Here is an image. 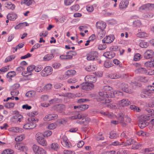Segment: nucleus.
Masks as SVG:
<instances>
[{"instance_id":"obj_1","label":"nucleus","mask_w":154,"mask_h":154,"mask_svg":"<svg viewBox=\"0 0 154 154\" xmlns=\"http://www.w3.org/2000/svg\"><path fill=\"white\" fill-rule=\"evenodd\" d=\"M112 88L109 86H105L103 88V91L99 92V94L101 97L106 98L116 97L119 95H122V92L119 91L114 92L112 91Z\"/></svg>"},{"instance_id":"obj_2","label":"nucleus","mask_w":154,"mask_h":154,"mask_svg":"<svg viewBox=\"0 0 154 154\" xmlns=\"http://www.w3.org/2000/svg\"><path fill=\"white\" fill-rule=\"evenodd\" d=\"M154 117L153 114H152L150 116L149 115L142 116H141L140 119L139 120L138 125L139 127L142 128H143L148 125L149 123L146 122L149 120L151 118Z\"/></svg>"},{"instance_id":"obj_3","label":"nucleus","mask_w":154,"mask_h":154,"mask_svg":"<svg viewBox=\"0 0 154 154\" xmlns=\"http://www.w3.org/2000/svg\"><path fill=\"white\" fill-rule=\"evenodd\" d=\"M118 117L119 120L123 127L126 126L128 123H130L131 122L130 118L127 116H125L124 114L122 112L118 114Z\"/></svg>"},{"instance_id":"obj_4","label":"nucleus","mask_w":154,"mask_h":154,"mask_svg":"<svg viewBox=\"0 0 154 154\" xmlns=\"http://www.w3.org/2000/svg\"><path fill=\"white\" fill-rule=\"evenodd\" d=\"M32 148L35 154H48L45 149L36 145H33Z\"/></svg>"},{"instance_id":"obj_5","label":"nucleus","mask_w":154,"mask_h":154,"mask_svg":"<svg viewBox=\"0 0 154 154\" xmlns=\"http://www.w3.org/2000/svg\"><path fill=\"white\" fill-rule=\"evenodd\" d=\"M61 143L63 146L67 148H69L71 145L66 135H61L60 136Z\"/></svg>"},{"instance_id":"obj_6","label":"nucleus","mask_w":154,"mask_h":154,"mask_svg":"<svg viewBox=\"0 0 154 154\" xmlns=\"http://www.w3.org/2000/svg\"><path fill=\"white\" fill-rule=\"evenodd\" d=\"M35 137L37 142L40 145L44 146L47 145V142L45 139V135H37Z\"/></svg>"},{"instance_id":"obj_7","label":"nucleus","mask_w":154,"mask_h":154,"mask_svg":"<svg viewBox=\"0 0 154 154\" xmlns=\"http://www.w3.org/2000/svg\"><path fill=\"white\" fill-rule=\"evenodd\" d=\"M53 69L50 66L46 67L41 72V75L42 76H47L52 73Z\"/></svg>"},{"instance_id":"obj_8","label":"nucleus","mask_w":154,"mask_h":154,"mask_svg":"<svg viewBox=\"0 0 154 154\" xmlns=\"http://www.w3.org/2000/svg\"><path fill=\"white\" fill-rule=\"evenodd\" d=\"M94 86V85L92 83L86 82L82 83L80 87L83 90L86 91H89L93 89Z\"/></svg>"},{"instance_id":"obj_9","label":"nucleus","mask_w":154,"mask_h":154,"mask_svg":"<svg viewBox=\"0 0 154 154\" xmlns=\"http://www.w3.org/2000/svg\"><path fill=\"white\" fill-rule=\"evenodd\" d=\"M119 88L121 89L122 91L127 93L131 94L133 92L132 90L128 88V85L125 83H121L119 85Z\"/></svg>"},{"instance_id":"obj_10","label":"nucleus","mask_w":154,"mask_h":154,"mask_svg":"<svg viewBox=\"0 0 154 154\" xmlns=\"http://www.w3.org/2000/svg\"><path fill=\"white\" fill-rule=\"evenodd\" d=\"M98 53L96 51L91 52L88 54L87 57L88 60H96L97 59Z\"/></svg>"},{"instance_id":"obj_11","label":"nucleus","mask_w":154,"mask_h":154,"mask_svg":"<svg viewBox=\"0 0 154 154\" xmlns=\"http://www.w3.org/2000/svg\"><path fill=\"white\" fill-rule=\"evenodd\" d=\"M15 147L17 149L25 152V154H27L26 151L28 150V148L27 147L25 146L23 144L17 143L15 145Z\"/></svg>"},{"instance_id":"obj_12","label":"nucleus","mask_w":154,"mask_h":154,"mask_svg":"<svg viewBox=\"0 0 154 154\" xmlns=\"http://www.w3.org/2000/svg\"><path fill=\"white\" fill-rule=\"evenodd\" d=\"M37 113L36 112L35 113L32 112L31 113H29V116H31V117L29 118L28 119V121L32 123H34L35 124L36 122H38V119L36 118H34V117L35 115H36Z\"/></svg>"},{"instance_id":"obj_13","label":"nucleus","mask_w":154,"mask_h":154,"mask_svg":"<svg viewBox=\"0 0 154 154\" xmlns=\"http://www.w3.org/2000/svg\"><path fill=\"white\" fill-rule=\"evenodd\" d=\"M140 96L142 98H148L151 97V94L148 89L143 90L141 93Z\"/></svg>"},{"instance_id":"obj_14","label":"nucleus","mask_w":154,"mask_h":154,"mask_svg":"<svg viewBox=\"0 0 154 154\" xmlns=\"http://www.w3.org/2000/svg\"><path fill=\"white\" fill-rule=\"evenodd\" d=\"M96 26L97 29L103 31L106 26V23L102 21H99L96 23Z\"/></svg>"},{"instance_id":"obj_15","label":"nucleus","mask_w":154,"mask_h":154,"mask_svg":"<svg viewBox=\"0 0 154 154\" xmlns=\"http://www.w3.org/2000/svg\"><path fill=\"white\" fill-rule=\"evenodd\" d=\"M114 37L113 35L106 36L102 40L103 43H109L113 42L114 40Z\"/></svg>"},{"instance_id":"obj_16","label":"nucleus","mask_w":154,"mask_h":154,"mask_svg":"<svg viewBox=\"0 0 154 154\" xmlns=\"http://www.w3.org/2000/svg\"><path fill=\"white\" fill-rule=\"evenodd\" d=\"M36 125L34 123L30 122L25 124L23 128L26 129H32L35 127Z\"/></svg>"},{"instance_id":"obj_17","label":"nucleus","mask_w":154,"mask_h":154,"mask_svg":"<svg viewBox=\"0 0 154 154\" xmlns=\"http://www.w3.org/2000/svg\"><path fill=\"white\" fill-rule=\"evenodd\" d=\"M85 79H88V82L89 83H94L96 82L97 80L96 77L92 75H87L85 78Z\"/></svg>"},{"instance_id":"obj_18","label":"nucleus","mask_w":154,"mask_h":154,"mask_svg":"<svg viewBox=\"0 0 154 154\" xmlns=\"http://www.w3.org/2000/svg\"><path fill=\"white\" fill-rule=\"evenodd\" d=\"M54 107L57 108V111L58 112L62 113L63 114L64 113V110L65 108V106L64 105L59 104L54 106Z\"/></svg>"},{"instance_id":"obj_19","label":"nucleus","mask_w":154,"mask_h":154,"mask_svg":"<svg viewBox=\"0 0 154 154\" xmlns=\"http://www.w3.org/2000/svg\"><path fill=\"white\" fill-rule=\"evenodd\" d=\"M154 55L153 52L152 50H148L146 51L144 53V57L147 59L152 58Z\"/></svg>"},{"instance_id":"obj_20","label":"nucleus","mask_w":154,"mask_h":154,"mask_svg":"<svg viewBox=\"0 0 154 154\" xmlns=\"http://www.w3.org/2000/svg\"><path fill=\"white\" fill-rule=\"evenodd\" d=\"M119 104L122 106H125L129 105L131 103L128 99H124L120 101L119 102Z\"/></svg>"},{"instance_id":"obj_21","label":"nucleus","mask_w":154,"mask_h":154,"mask_svg":"<svg viewBox=\"0 0 154 154\" xmlns=\"http://www.w3.org/2000/svg\"><path fill=\"white\" fill-rule=\"evenodd\" d=\"M129 3L128 0H122L119 4L120 8L122 9L126 8L128 7Z\"/></svg>"},{"instance_id":"obj_22","label":"nucleus","mask_w":154,"mask_h":154,"mask_svg":"<svg viewBox=\"0 0 154 154\" xmlns=\"http://www.w3.org/2000/svg\"><path fill=\"white\" fill-rule=\"evenodd\" d=\"M103 55L107 58L111 59L115 57V54L113 52L107 51L105 52Z\"/></svg>"},{"instance_id":"obj_23","label":"nucleus","mask_w":154,"mask_h":154,"mask_svg":"<svg viewBox=\"0 0 154 154\" xmlns=\"http://www.w3.org/2000/svg\"><path fill=\"white\" fill-rule=\"evenodd\" d=\"M9 131L14 133H21L23 131V129L17 127H12L9 129Z\"/></svg>"},{"instance_id":"obj_24","label":"nucleus","mask_w":154,"mask_h":154,"mask_svg":"<svg viewBox=\"0 0 154 154\" xmlns=\"http://www.w3.org/2000/svg\"><path fill=\"white\" fill-rule=\"evenodd\" d=\"M90 121V119L88 117H85L84 116L82 120L80 121L81 124L87 125Z\"/></svg>"},{"instance_id":"obj_25","label":"nucleus","mask_w":154,"mask_h":154,"mask_svg":"<svg viewBox=\"0 0 154 154\" xmlns=\"http://www.w3.org/2000/svg\"><path fill=\"white\" fill-rule=\"evenodd\" d=\"M16 15L15 14H9L7 16V18L11 20H14L16 19Z\"/></svg>"},{"instance_id":"obj_26","label":"nucleus","mask_w":154,"mask_h":154,"mask_svg":"<svg viewBox=\"0 0 154 154\" xmlns=\"http://www.w3.org/2000/svg\"><path fill=\"white\" fill-rule=\"evenodd\" d=\"M50 147L52 149L57 151L59 149L60 146L58 143H54L50 145Z\"/></svg>"},{"instance_id":"obj_27","label":"nucleus","mask_w":154,"mask_h":154,"mask_svg":"<svg viewBox=\"0 0 154 154\" xmlns=\"http://www.w3.org/2000/svg\"><path fill=\"white\" fill-rule=\"evenodd\" d=\"M84 116L82 114L78 113L76 115L70 117V119L73 120L76 119H82L84 117Z\"/></svg>"},{"instance_id":"obj_28","label":"nucleus","mask_w":154,"mask_h":154,"mask_svg":"<svg viewBox=\"0 0 154 154\" xmlns=\"http://www.w3.org/2000/svg\"><path fill=\"white\" fill-rule=\"evenodd\" d=\"M29 24L26 22L22 23H19L15 27V29H19L20 27H23L25 26H28Z\"/></svg>"},{"instance_id":"obj_29","label":"nucleus","mask_w":154,"mask_h":154,"mask_svg":"<svg viewBox=\"0 0 154 154\" xmlns=\"http://www.w3.org/2000/svg\"><path fill=\"white\" fill-rule=\"evenodd\" d=\"M54 57L53 54H48L45 55L43 58V59L45 61H48Z\"/></svg>"},{"instance_id":"obj_30","label":"nucleus","mask_w":154,"mask_h":154,"mask_svg":"<svg viewBox=\"0 0 154 154\" xmlns=\"http://www.w3.org/2000/svg\"><path fill=\"white\" fill-rule=\"evenodd\" d=\"M109 76L111 79H119L121 77L120 75L117 74L116 73L110 74L109 75Z\"/></svg>"},{"instance_id":"obj_31","label":"nucleus","mask_w":154,"mask_h":154,"mask_svg":"<svg viewBox=\"0 0 154 154\" xmlns=\"http://www.w3.org/2000/svg\"><path fill=\"white\" fill-rule=\"evenodd\" d=\"M104 97H100L99 98L98 100H101V101H103V102L102 103H104V101L105 103H109V102H111L112 100L111 99L109 98H104Z\"/></svg>"},{"instance_id":"obj_32","label":"nucleus","mask_w":154,"mask_h":154,"mask_svg":"<svg viewBox=\"0 0 154 154\" xmlns=\"http://www.w3.org/2000/svg\"><path fill=\"white\" fill-rule=\"evenodd\" d=\"M136 71L137 72L141 74L147 73V70L144 68H140L137 69Z\"/></svg>"},{"instance_id":"obj_33","label":"nucleus","mask_w":154,"mask_h":154,"mask_svg":"<svg viewBox=\"0 0 154 154\" xmlns=\"http://www.w3.org/2000/svg\"><path fill=\"white\" fill-rule=\"evenodd\" d=\"M35 92L34 91H30L27 92L26 94V96L28 97H32L34 96Z\"/></svg>"},{"instance_id":"obj_34","label":"nucleus","mask_w":154,"mask_h":154,"mask_svg":"<svg viewBox=\"0 0 154 154\" xmlns=\"http://www.w3.org/2000/svg\"><path fill=\"white\" fill-rule=\"evenodd\" d=\"M151 6L154 7V4H147L141 6L140 7V9L144 10L146 8H148Z\"/></svg>"},{"instance_id":"obj_35","label":"nucleus","mask_w":154,"mask_h":154,"mask_svg":"<svg viewBox=\"0 0 154 154\" xmlns=\"http://www.w3.org/2000/svg\"><path fill=\"white\" fill-rule=\"evenodd\" d=\"M76 73L75 71L74 70H67L66 72V75L68 76H72L74 75Z\"/></svg>"},{"instance_id":"obj_36","label":"nucleus","mask_w":154,"mask_h":154,"mask_svg":"<svg viewBox=\"0 0 154 154\" xmlns=\"http://www.w3.org/2000/svg\"><path fill=\"white\" fill-rule=\"evenodd\" d=\"M8 9H11L13 10L14 9L15 6L14 4H12L11 2H9L7 4V6H6Z\"/></svg>"},{"instance_id":"obj_37","label":"nucleus","mask_w":154,"mask_h":154,"mask_svg":"<svg viewBox=\"0 0 154 154\" xmlns=\"http://www.w3.org/2000/svg\"><path fill=\"white\" fill-rule=\"evenodd\" d=\"M14 151L10 149H7L4 150L2 154H13Z\"/></svg>"},{"instance_id":"obj_38","label":"nucleus","mask_w":154,"mask_h":154,"mask_svg":"<svg viewBox=\"0 0 154 154\" xmlns=\"http://www.w3.org/2000/svg\"><path fill=\"white\" fill-rule=\"evenodd\" d=\"M61 100L60 99L58 98H54L52 99L49 101L50 104L60 103L61 101Z\"/></svg>"},{"instance_id":"obj_39","label":"nucleus","mask_w":154,"mask_h":154,"mask_svg":"<svg viewBox=\"0 0 154 154\" xmlns=\"http://www.w3.org/2000/svg\"><path fill=\"white\" fill-rule=\"evenodd\" d=\"M58 125L56 123L50 124L48 126V128L50 129H53L57 127Z\"/></svg>"},{"instance_id":"obj_40","label":"nucleus","mask_w":154,"mask_h":154,"mask_svg":"<svg viewBox=\"0 0 154 154\" xmlns=\"http://www.w3.org/2000/svg\"><path fill=\"white\" fill-rule=\"evenodd\" d=\"M136 35L137 37L140 38H143L147 37V34L144 32H139L136 34Z\"/></svg>"},{"instance_id":"obj_41","label":"nucleus","mask_w":154,"mask_h":154,"mask_svg":"<svg viewBox=\"0 0 154 154\" xmlns=\"http://www.w3.org/2000/svg\"><path fill=\"white\" fill-rule=\"evenodd\" d=\"M146 110L148 113H149L147 115H146V116H148L149 115L150 116L152 114L154 115V110H153L152 109L148 107L146 108Z\"/></svg>"},{"instance_id":"obj_42","label":"nucleus","mask_w":154,"mask_h":154,"mask_svg":"<svg viewBox=\"0 0 154 154\" xmlns=\"http://www.w3.org/2000/svg\"><path fill=\"white\" fill-rule=\"evenodd\" d=\"M16 75V72L14 71H11L9 72L7 75V77L8 78H12Z\"/></svg>"},{"instance_id":"obj_43","label":"nucleus","mask_w":154,"mask_h":154,"mask_svg":"<svg viewBox=\"0 0 154 154\" xmlns=\"http://www.w3.org/2000/svg\"><path fill=\"white\" fill-rule=\"evenodd\" d=\"M140 46L142 48H146L148 46V44L146 42L142 41L139 43Z\"/></svg>"},{"instance_id":"obj_44","label":"nucleus","mask_w":154,"mask_h":154,"mask_svg":"<svg viewBox=\"0 0 154 154\" xmlns=\"http://www.w3.org/2000/svg\"><path fill=\"white\" fill-rule=\"evenodd\" d=\"M15 56L14 55H11L8 57L5 60V62L6 63L11 61L12 60L14 59Z\"/></svg>"},{"instance_id":"obj_45","label":"nucleus","mask_w":154,"mask_h":154,"mask_svg":"<svg viewBox=\"0 0 154 154\" xmlns=\"http://www.w3.org/2000/svg\"><path fill=\"white\" fill-rule=\"evenodd\" d=\"M14 105V103H8L5 104V106L7 108H13Z\"/></svg>"},{"instance_id":"obj_46","label":"nucleus","mask_w":154,"mask_h":154,"mask_svg":"<svg viewBox=\"0 0 154 154\" xmlns=\"http://www.w3.org/2000/svg\"><path fill=\"white\" fill-rule=\"evenodd\" d=\"M35 66L33 65H31L27 67V69L29 72H30L35 70Z\"/></svg>"},{"instance_id":"obj_47","label":"nucleus","mask_w":154,"mask_h":154,"mask_svg":"<svg viewBox=\"0 0 154 154\" xmlns=\"http://www.w3.org/2000/svg\"><path fill=\"white\" fill-rule=\"evenodd\" d=\"M25 137L24 135H18L15 139L16 141H20L23 140Z\"/></svg>"},{"instance_id":"obj_48","label":"nucleus","mask_w":154,"mask_h":154,"mask_svg":"<svg viewBox=\"0 0 154 154\" xmlns=\"http://www.w3.org/2000/svg\"><path fill=\"white\" fill-rule=\"evenodd\" d=\"M88 105L86 104H83L80 105L79 107V110L81 111H84L85 109H88Z\"/></svg>"},{"instance_id":"obj_49","label":"nucleus","mask_w":154,"mask_h":154,"mask_svg":"<svg viewBox=\"0 0 154 154\" xmlns=\"http://www.w3.org/2000/svg\"><path fill=\"white\" fill-rule=\"evenodd\" d=\"M79 6L78 5L76 4L73 5L71 7V10L73 11H76L79 9Z\"/></svg>"},{"instance_id":"obj_50","label":"nucleus","mask_w":154,"mask_h":154,"mask_svg":"<svg viewBox=\"0 0 154 154\" xmlns=\"http://www.w3.org/2000/svg\"><path fill=\"white\" fill-rule=\"evenodd\" d=\"M154 16V14L152 13H149L145 14L144 16V17L146 19H149L152 18Z\"/></svg>"},{"instance_id":"obj_51","label":"nucleus","mask_w":154,"mask_h":154,"mask_svg":"<svg viewBox=\"0 0 154 154\" xmlns=\"http://www.w3.org/2000/svg\"><path fill=\"white\" fill-rule=\"evenodd\" d=\"M130 108L134 111H136V112H139L140 111V109L139 108L137 107L135 105H131L130 106Z\"/></svg>"},{"instance_id":"obj_52","label":"nucleus","mask_w":154,"mask_h":154,"mask_svg":"<svg viewBox=\"0 0 154 154\" xmlns=\"http://www.w3.org/2000/svg\"><path fill=\"white\" fill-rule=\"evenodd\" d=\"M104 66L106 68H109L112 66V65L109 61L107 60L104 63Z\"/></svg>"},{"instance_id":"obj_53","label":"nucleus","mask_w":154,"mask_h":154,"mask_svg":"<svg viewBox=\"0 0 154 154\" xmlns=\"http://www.w3.org/2000/svg\"><path fill=\"white\" fill-rule=\"evenodd\" d=\"M64 154H75L74 151L69 150H65L63 151Z\"/></svg>"},{"instance_id":"obj_54","label":"nucleus","mask_w":154,"mask_h":154,"mask_svg":"<svg viewBox=\"0 0 154 154\" xmlns=\"http://www.w3.org/2000/svg\"><path fill=\"white\" fill-rule=\"evenodd\" d=\"M145 64H146V66L150 68L154 67L152 60L149 62H146L145 63Z\"/></svg>"},{"instance_id":"obj_55","label":"nucleus","mask_w":154,"mask_h":154,"mask_svg":"<svg viewBox=\"0 0 154 154\" xmlns=\"http://www.w3.org/2000/svg\"><path fill=\"white\" fill-rule=\"evenodd\" d=\"M141 55L140 54H136L134 56V60L135 61H137L140 59Z\"/></svg>"},{"instance_id":"obj_56","label":"nucleus","mask_w":154,"mask_h":154,"mask_svg":"<svg viewBox=\"0 0 154 154\" xmlns=\"http://www.w3.org/2000/svg\"><path fill=\"white\" fill-rule=\"evenodd\" d=\"M43 67L41 65H38L37 66H35V70L36 72H38L42 69Z\"/></svg>"},{"instance_id":"obj_57","label":"nucleus","mask_w":154,"mask_h":154,"mask_svg":"<svg viewBox=\"0 0 154 154\" xmlns=\"http://www.w3.org/2000/svg\"><path fill=\"white\" fill-rule=\"evenodd\" d=\"M51 114H49L45 116L44 118V120L45 121H50L52 120Z\"/></svg>"},{"instance_id":"obj_58","label":"nucleus","mask_w":154,"mask_h":154,"mask_svg":"<svg viewBox=\"0 0 154 154\" xmlns=\"http://www.w3.org/2000/svg\"><path fill=\"white\" fill-rule=\"evenodd\" d=\"M141 146V145L140 144L134 145L132 147V149H139Z\"/></svg>"},{"instance_id":"obj_59","label":"nucleus","mask_w":154,"mask_h":154,"mask_svg":"<svg viewBox=\"0 0 154 154\" xmlns=\"http://www.w3.org/2000/svg\"><path fill=\"white\" fill-rule=\"evenodd\" d=\"M154 151V148H146L144 149V152L145 153Z\"/></svg>"},{"instance_id":"obj_60","label":"nucleus","mask_w":154,"mask_h":154,"mask_svg":"<svg viewBox=\"0 0 154 154\" xmlns=\"http://www.w3.org/2000/svg\"><path fill=\"white\" fill-rule=\"evenodd\" d=\"M74 0H64V2L65 5H69L72 3Z\"/></svg>"},{"instance_id":"obj_61","label":"nucleus","mask_w":154,"mask_h":154,"mask_svg":"<svg viewBox=\"0 0 154 154\" xmlns=\"http://www.w3.org/2000/svg\"><path fill=\"white\" fill-rule=\"evenodd\" d=\"M106 48V45L103 44H100L98 46V48L100 50H103L105 49Z\"/></svg>"},{"instance_id":"obj_62","label":"nucleus","mask_w":154,"mask_h":154,"mask_svg":"<svg viewBox=\"0 0 154 154\" xmlns=\"http://www.w3.org/2000/svg\"><path fill=\"white\" fill-rule=\"evenodd\" d=\"M148 87V90L151 94V96L152 95V94H154V87L150 86H149Z\"/></svg>"},{"instance_id":"obj_63","label":"nucleus","mask_w":154,"mask_h":154,"mask_svg":"<svg viewBox=\"0 0 154 154\" xmlns=\"http://www.w3.org/2000/svg\"><path fill=\"white\" fill-rule=\"evenodd\" d=\"M9 66H6L3 67L0 69V71L1 72H5L7 71L9 69Z\"/></svg>"},{"instance_id":"obj_64","label":"nucleus","mask_w":154,"mask_h":154,"mask_svg":"<svg viewBox=\"0 0 154 154\" xmlns=\"http://www.w3.org/2000/svg\"><path fill=\"white\" fill-rule=\"evenodd\" d=\"M118 49V47L117 45L112 46L110 48V50L112 51H116Z\"/></svg>"}]
</instances>
